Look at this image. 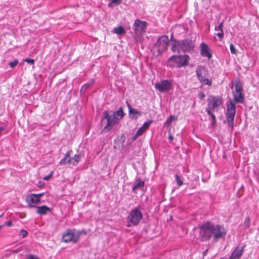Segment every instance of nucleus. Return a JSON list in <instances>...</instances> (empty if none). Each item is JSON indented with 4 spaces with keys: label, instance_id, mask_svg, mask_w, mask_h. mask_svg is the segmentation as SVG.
<instances>
[{
    "label": "nucleus",
    "instance_id": "c756f323",
    "mask_svg": "<svg viewBox=\"0 0 259 259\" xmlns=\"http://www.w3.org/2000/svg\"><path fill=\"white\" fill-rule=\"evenodd\" d=\"M223 24H224V21H223L219 24L218 26H215L214 30L215 31H223Z\"/></svg>",
    "mask_w": 259,
    "mask_h": 259
},
{
    "label": "nucleus",
    "instance_id": "9d476101",
    "mask_svg": "<svg viewBox=\"0 0 259 259\" xmlns=\"http://www.w3.org/2000/svg\"><path fill=\"white\" fill-rule=\"evenodd\" d=\"M71 152V150H69L66 153L65 157L59 162L60 165H63L66 164H71L73 166L77 165L80 160L81 154H75L73 157H70Z\"/></svg>",
    "mask_w": 259,
    "mask_h": 259
},
{
    "label": "nucleus",
    "instance_id": "7c9ffc66",
    "mask_svg": "<svg viewBox=\"0 0 259 259\" xmlns=\"http://www.w3.org/2000/svg\"><path fill=\"white\" fill-rule=\"evenodd\" d=\"M27 234V231L24 230H21L19 233V235L21 236L22 238H25L26 237Z\"/></svg>",
    "mask_w": 259,
    "mask_h": 259
},
{
    "label": "nucleus",
    "instance_id": "f03ea898",
    "mask_svg": "<svg viewBox=\"0 0 259 259\" xmlns=\"http://www.w3.org/2000/svg\"><path fill=\"white\" fill-rule=\"evenodd\" d=\"M175 44L170 48L172 52L190 53L194 50L195 44L191 38H186L182 40H175Z\"/></svg>",
    "mask_w": 259,
    "mask_h": 259
},
{
    "label": "nucleus",
    "instance_id": "39448f33",
    "mask_svg": "<svg viewBox=\"0 0 259 259\" xmlns=\"http://www.w3.org/2000/svg\"><path fill=\"white\" fill-rule=\"evenodd\" d=\"M147 26V23L146 21L139 19L135 20L134 24V38L136 42H142L144 40L142 34L145 32Z\"/></svg>",
    "mask_w": 259,
    "mask_h": 259
},
{
    "label": "nucleus",
    "instance_id": "c03bdc74",
    "mask_svg": "<svg viewBox=\"0 0 259 259\" xmlns=\"http://www.w3.org/2000/svg\"><path fill=\"white\" fill-rule=\"evenodd\" d=\"M208 249H206L203 251V252H202L203 256H205L207 255V254L208 253Z\"/></svg>",
    "mask_w": 259,
    "mask_h": 259
},
{
    "label": "nucleus",
    "instance_id": "79ce46f5",
    "mask_svg": "<svg viewBox=\"0 0 259 259\" xmlns=\"http://www.w3.org/2000/svg\"><path fill=\"white\" fill-rule=\"evenodd\" d=\"M126 104L127 107L128 109V110L130 111V110H131V109L133 107H132V106L130 105V104L127 101H126Z\"/></svg>",
    "mask_w": 259,
    "mask_h": 259
},
{
    "label": "nucleus",
    "instance_id": "a878e982",
    "mask_svg": "<svg viewBox=\"0 0 259 259\" xmlns=\"http://www.w3.org/2000/svg\"><path fill=\"white\" fill-rule=\"evenodd\" d=\"M144 132V130H143L141 127L137 131L135 135L133 137V140L135 141L137 139L141 136L142 134Z\"/></svg>",
    "mask_w": 259,
    "mask_h": 259
},
{
    "label": "nucleus",
    "instance_id": "0eeeda50",
    "mask_svg": "<svg viewBox=\"0 0 259 259\" xmlns=\"http://www.w3.org/2000/svg\"><path fill=\"white\" fill-rule=\"evenodd\" d=\"M143 214L139 208L136 207L131 210L130 213L127 218V227H131V223L133 226L138 225L143 218Z\"/></svg>",
    "mask_w": 259,
    "mask_h": 259
},
{
    "label": "nucleus",
    "instance_id": "58836bf2",
    "mask_svg": "<svg viewBox=\"0 0 259 259\" xmlns=\"http://www.w3.org/2000/svg\"><path fill=\"white\" fill-rule=\"evenodd\" d=\"M170 39L172 41L171 46H173L175 44V40H178L177 39H175L174 38V34H173V33H172L171 34V35H170Z\"/></svg>",
    "mask_w": 259,
    "mask_h": 259
},
{
    "label": "nucleus",
    "instance_id": "20e7f679",
    "mask_svg": "<svg viewBox=\"0 0 259 259\" xmlns=\"http://www.w3.org/2000/svg\"><path fill=\"white\" fill-rule=\"evenodd\" d=\"M189 59L188 55H173L167 59L166 64L171 68H181L188 65Z\"/></svg>",
    "mask_w": 259,
    "mask_h": 259
},
{
    "label": "nucleus",
    "instance_id": "49530a36",
    "mask_svg": "<svg viewBox=\"0 0 259 259\" xmlns=\"http://www.w3.org/2000/svg\"><path fill=\"white\" fill-rule=\"evenodd\" d=\"M4 130V128L3 127H0V133Z\"/></svg>",
    "mask_w": 259,
    "mask_h": 259
},
{
    "label": "nucleus",
    "instance_id": "ea45409f",
    "mask_svg": "<svg viewBox=\"0 0 259 259\" xmlns=\"http://www.w3.org/2000/svg\"><path fill=\"white\" fill-rule=\"evenodd\" d=\"M198 96L201 100H203L205 98V95L203 92H200L199 93Z\"/></svg>",
    "mask_w": 259,
    "mask_h": 259
},
{
    "label": "nucleus",
    "instance_id": "6ab92c4d",
    "mask_svg": "<svg viewBox=\"0 0 259 259\" xmlns=\"http://www.w3.org/2000/svg\"><path fill=\"white\" fill-rule=\"evenodd\" d=\"M110 112L112 113V115L114 116L116 120L121 119L124 116V112L122 107H120L119 109L116 111L113 112L111 111Z\"/></svg>",
    "mask_w": 259,
    "mask_h": 259
},
{
    "label": "nucleus",
    "instance_id": "4c0bfd02",
    "mask_svg": "<svg viewBox=\"0 0 259 259\" xmlns=\"http://www.w3.org/2000/svg\"><path fill=\"white\" fill-rule=\"evenodd\" d=\"M221 31V33H217V35L218 36H219L220 40H221L223 39V37H224V32H223V31Z\"/></svg>",
    "mask_w": 259,
    "mask_h": 259
},
{
    "label": "nucleus",
    "instance_id": "1a4fd4ad",
    "mask_svg": "<svg viewBox=\"0 0 259 259\" xmlns=\"http://www.w3.org/2000/svg\"><path fill=\"white\" fill-rule=\"evenodd\" d=\"M104 120H107L106 124L102 130V132L104 133L111 130L117 122L114 116H113L112 114L110 115L109 112L107 110L103 112V116L101 120L102 124H103Z\"/></svg>",
    "mask_w": 259,
    "mask_h": 259
},
{
    "label": "nucleus",
    "instance_id": "412c9836",
    "mask_svg": "<svg viewBox=\"0 0 259 259\" xmlns=\"http://www.w3.org/2000/svg\"><path fill=\"white\" fill-rule=\"evenodd\" d=\"M145 185V182L143 181H142L141 179H139L137 180V183L134 184L132 187V190L133 191H135L136 189L142 188Z\"/></svg>",
    "mask_w": 259,
    "mask_h": 259
},
{
    "label": "nucleus",
    "instance_id": "f3484780",
    "mask_svg": "<svg viewBox=\"0 0 259 259\" xmlns=\"http://www.w3.org/2000/svg\"><path fill=\"white\" fill-rule=\"evenodd\" d=\"M244 246H243L240 249L236 248L231 254L229 259H239L242 256Z\"/></svg>",
    "mask_w": 259,
    "mask_h": 259
},
{
    "label": "nucleus",
    "instance_id": "dca6fc26",
    "mask_svg": "<svg viewBox=\"0 0 259 259\" xmlns=\"http://www.w3.org/2000/svg\"><path fill=\"white\" fill-rule=\"evenodd\" d=\"M26 201L31 207H36V205L39 203L36 199L35 194H30L26 196Z\"/></svg>",
    "mask_w": 259,
    "mask_h": 259
},
{
    "label": "nucleus",
    "instance_id": "9b49d317",
    "mask_svg": "<svg viewBox=\"0 0 259 259\" xmlns=\"http://www.w3.org/2000/svg\"><path fill=\"white\" fill-rule=\"evenodd\" d=\"M82 234L81 231H78L77 233H74V231L70 229L66 230V232L64 233L62 236V240L68 243L69 242H73L76 243L79 239V236Z\"/></svg>",
    "mask_w": 259,
    "mask_h": 259
},
{
    "label": "nucleus",
    "instance_id": "4be33fe9",
    "mask_svg": "<svg viewBox=\"0 0 259 259\" xmlns=\"http://www.w3.org/2000/svg\"><path fill=\"white\" fill-rule=\"evenodd\" d=\"M205 111L207 112V114L210 116V120L211 121V125L213 126L216 123L215 115L212 113L211 111H210V108H206Z\"/></svg>",
    "mask_w": 259,
    "mask_h": 259
},
{
    "label": "nucleus",
    "instance_id": "cd10ccee",
    "mask_svg": "<svg viewBox=\"0 0 259 259\" xmlns=\"http://www.w3.org/2000/svg\"><path fill=\"white\" fill-rule=\"evenodd\" d=\"M175 178H176V181L177 182V185L179 186H181L183 185V181L180 179V177L178 176V175L176 174L175 175Z\"/></svg>",
    "mask_w": 259,
    "mask_h": 259
},
{
    "label": "nucleus",
    "instance_id": "5701e85b",
    "mask_svg": "<svg viewBox=\"0 0 259 259\" xmlns=\"http://www.w3.org/2000/svg\"><path fill=\"white\" fill-rule=\"evenodd\" d=\"M114 32L118 35H123L126 33V31L121 25H119L114 28Z\"/></svg>",
    "mask_w": 259,
    "mask_h": 259
},
{
    "label": "nucleus",
    "instance_id": "c9c22d12",
    "mask_svg": "<svg viewBox=\"0 0 259 259\" xmlns=\"http://www.w3.org/2000/svg\"><path fill=\"white\" fill-rule=\"evenodd\" d=\"M44 195V193H39V194H35V197L37 199H38V201L40 202V198Z\"/></svg>",
    "mask_w": 259,
    "mask_h": 259
},
{
    "label": "nucleus",
    "instance_id": "c85d7f7f",
    "mask_svg": "<svg viewBox=\"0 0 259 259\" xmlns=\"http://www.w3.org/2000/svg\"><path fill=\"white\" fill-rule=\"evenodd\" d=\"M18 63V59H15L12 62H10L9 65L11 68H14Z\"/></svg>",
    "mask_w": 259,
    "mask_h": 259
},
{
    "label": "nucleus",
    "instance_id": "a18cd8bd",
    "mask_svg": "<svg viewBox=\"0 0 259 259\" xmlns=\"http://www.w3.org/2000/svg\"><path fill=\"white\" fill-rule=\"evenodd\" d=\"M168 139L170 141H172L173 140V136L171 134H169V135L168 136Z\"/></svg>",
    "mask_w": 259,
    "mask_h": 259
},
{
    "label": "nucleus",
    "instance_id": "72a5a7b5",
    "mask_svg": "<svg viewBox=\"0 0 259 259\" xmlns=\"http://www.w3.org/2000/svg\"><path fill=\"white\" fill-rule=\"evenodd\" d=\"M230 49L231 53L233 54H236V50L235 49L234 46L233 44H231L230 46Z\"/></svg>",
    "mask_w": 259,
    "mask_h": 259
},
{
    "label": "nucleus",
    "instance_id": "3c124183",
    "mask_svg": "<svg viewBox=\"0 0 259 259\" xmlns=\"http://www.w3.org/2000/svg\"><path fill=\"white\" fill-rule=\"evenodd\" d=\"M82 233H84V234H85V233H86V232H85V231H83Z\"/></svg>",
    "mask_w": 259,
    "mask_h": 259
},
{
    "label": "nucleus",
    "instance_id": "393cba45",
    "mask_svg": "<svg viewBox=\"0 0 259 259\" xmlns=\"http://www.w3.org/2000/svg\"><path fill=\"white\" fill-rule=\"evenodd\" d=\"M153 122L152 120H149L148 121L145 122L141 128L145 132L146 130L149 128L150 124Z\"/></svg>",
    "mask_w": 259,
    "mask_h": 259
},
{
    "label": "nucleus",
    "instance_id": "2eb2a0df",
    "mask_svg": "<svg viewBox=\"0 0 259 259\" xmlns=\"http://www.w3.org/2000/svg\"><path fill=\"white\" fill-rule=\"evenodd\" d=\"M200 54L203 57H207L208 59L212 57V54L208 46L205 42H202L200 46Z\"/></svg>",
    "mask_w": 259,
    "mask_h": 259
},
{
    "label": "nucleus",
    "instance_id": "4468645a",
    "mask_svg": "<svg viewBox=\"0 0 259 259\" xmlns=\"http://www.w3.org/2000/svg\"><path fill=\"white\" fill-rule=\"evenodd\" d=\"M171 82L168 80H162L160 83H156L155 88L161 93L167 92L171 88Z\"/></svg>",
    "mask_w": 259,
    "mask_h": 259
},
{
    "label": "nucleus",
    "instance_id": "f704fd0d",
    "mask_svg": "<svg viewBox=\"0 0 259 259\" xmlns=\"http://www.w3.org/2000/svg\"><path fill=\"white\" fill-rule=\"evenodd\" d=\"M26 259H39L36 255L32 254H28Z\"/></svg>",
    "mask_w": 259,
    "mask_h": 259
},
{
    "label": "nucleus",
    "instance_id": "f8f14e48",
    "mask_svg": "<svg viewBox=\"0 0 259 259\" xmlns=\"http://www.w3.org/2000/svg\"><path fill=\"white\" fill-rule=\"evenodd\" d=\"M235 91L233 92L234 101L236 103H243L244 100V96L242 92V85L240 81L236 82Z\"/></svg>",
    "mask_w": 259,
    "mask_h": 259
},
{
    "label": "nucleus",
    "instance_id": "423d86ee",
    "mask_svg": "<svg viewBox=\"0 0 259 259\" xmlns=\"http://www.w3.org/2000/svg\"><path fill=\"white\" fill-rule=\"evenodd\" d=\"M236 113V106L235 103L230 99L229 103H227V111L226 116L227 118V123L229 127H231V131L233 130L234 127V120Z\"/></svg>",
    "mask_w": 259,
    "mask_h": 259
},
{
    "label": "nucleus",
    "instance_id": "b1692460",
    "mask_svg": "<svg viewBox=\"0 0 259 259\" xmlns=\"http://www.w3.org/2000/svg\"><path fill=\"white\" fill-rule=\"evenodd\" d=\"M177 117L174 115H170L168 118H167L166 120L164 122L165 126H169L171 124L173 120H176Z\"/></svg>",
    "mask_w": 259,
    "mask_h": 259
},
{
    "label": "nucleus",
    "instance_id": "aec40b11",
    "mask_svg": "<svg viewBox=\"0 0 259 259\" xmlns=\"http://www.w3.org/2000/svg\"><path fill=\"white\" fill-rule=\"evenodd\" d=\"M129 114L131 116V118H137L138 116H140L142 115L141 112L138 111L136 109L132 108L131 110L129 111Z\"/></svg>",
    "mask_w": 259,
    "mask_h": 259
},
{
    "label": "nucleus",
    "instance_id": "ddd939ff",
    "mask_svg": "<svg viewBox=\"0 0 259 259\" xmlns=\"http://www.w3.org/2000/svg\"><path fill=\"white\" fill-rule=\"evenodd\" d=\"M223 103L222 98L220 96L212 97V99L208 100V107L210 111H218V107Z\"/></svg>",
    "mask_w": 259,
    "mask_h": 259
},
{
    "label": "nucleus",
    "instance_id": "6e6552de",
    "mask_svg": "<svg viewBox=\"0 0 259 259\" xmlns=\"http://www.w3.org/2000/svg\"><path fill=\"white\" fill-rule=\"evenodd\" d=\"M196 73L198 80L202 84L207 85L208 86L211 85V80L207 78L208 73V71L205 69V67L201 65L197 66Z\"/></svg>",
    "mask_w": 259,
    "mask_h": 259
},
{
    "label": "nucleus",
    "instance_id": "bb28decb",
    "mask_svg": "<svg viewBox=\"0 0 259 259\" xmlns=\"http://www.w3.org/2000/svg\"><path fill=\"white\" fill-rule=\"evenodd\" d=\"M95 80L93 79L91 82L84 84L82 85L81 89V92L83 91L85 92L90 87H91L94 83Z\"/></svg>",
    "mask_w": 259,
    "mask_h": 259
},
{
    "label": "nucleus",
    "instance_id": "8fccbe9b",
    "mask_svg": "<svg viewBox=\"0 0 259 259\" xmlns=\"http://www.w3.org/2000/svg\"><path fill=\"white\" fill-rule=\"evenodd\" d=\"M82 233H84V234H85V233H86V232H85V231H83Z\"/></svg>",
    "mask_w": 259,
    "mask_h": 259
},
{
    "label": "nucleus",
    "instance_id": "e433bc0d",
    "mask_svg": "<svg viewBox=\"0 0 259 259\" xmlns=\"http://www.w3.org/2000/svg\"><path fill=\"white\" fill-rule=\"evenodd\" d=\"M53 172H54L52 171V172H51V173H50L49 175H48V176H47L43 178V179H44V180H46V181L49 180V179H50L52 177V176H53Z\"/></svg>",
    "mask_w": 259,
    "mask_h": 259
},
{
    "label": "nucleus",
    "instance_id": "de8ad7c7",
    "mask_svg": "<svg viewBox=\"0 0 259 259\" xmlns=\"http://www.w3.org/2000/svg\"><path fill=\"white\" fill-rule=\"evenodd\" d=\"M4 215V213H2L1 215H0V218H1L2 217H3Z\"/></svg>",
    "mask_w": 259,
    "mask_h": 259
},
{
    "label": "nucleus",
    "instance_id": "a19ab883",
    "mask_svg": "<svg viewBox=\"0 0 259 259\" xmlns=\"http://www.w3.org/2000/svg\"><path fill=\"white\" fill-rule=\"evenodd\" d=\"M121 2V0H112L111 2L114 4H119Z\"/></svg>",
    "mask_w": 259,
    "mask_h": 259
},
{
    "label": "nucleus",
    "instance_id": "2f4dec72",
    "mask_svg": "<svg viewBox=\"0 0 259 259\" xmlns=\"http://www.w3.org/2000/svg\"><path fill=\"white\" fill-rule=\"evenodd\" d=\"M244 225L246 228L249 227L250 226V218L249 217H247L244 221Z\"/></svg>",
    "mask_w": 259,
    "mask_h": 259
},
{
    "label": "nucleus",
    "instance_id": "f257e3e1",
    "mask_svg": "<svg viewBox=\"0 0 259 259\" xmlns=\"http://www.w3.org/2000/svg\"><path fill=\"white\" fill-rule=\"evenodd\" d=\"M202 237L205 240H209L212 238V241L218 242L220 239H225L227 231L222 225H215L207 222L201 227Z\"/></svg>",
    "mask_w": 259,
    "mask_h": 259
},
{
    "label": "nucleus",
    "instance_id": "473e14b6",
    "mask_svg": "<svg viewBox=\"0 0 259 259\" xmlns=\"http://www.w3.org/2000/svg\"><path fill=\"white\" fill-rule=\"evenodd\" d=\"M25 62H26L28 63H29L30 64H33L34 63V60L33 59H30L29 58H26L23 60Z\"/></svg>",
    "mask_w": 259,
    "mask_h": 259
},
{
    "label": "nucleus",
    "instance_id": "37998d69",
    "mask_svg": "<svg viewBox=\"0 0 259 259\" xmlns=\"http://www.w3.org/2000/svg\"><path fill=\"white\" fill-rule=\"evenodd\" d=\"M12 225V223L11 221H8L6 223H5V225L8 226V227H10Z\"/></svg>",
    "mask_w": 259,
    "mask_h": 259
},
{
    "label": "nucleus",
    "instance_id": "09e8293b",
    "mask_svg": "<svg viewBox=\"0 0 259 259\" xmlns=\"http://www.w3.org/2000/svg\"><path fill=\"white\" fill-rule=\"evenodd\" d=\"M3 226H4L3 225H1V226H0V229L2 228V227H3Z\"/></svg>",
    "mask_w": 259,
    "mask_h": 259
},
{
    "label": "nucleus",
    "instance_id": "a211bd4d",
    "mask_svg": "<svg viewBox=\"0 0 259 259\" xmlns=\"http://www.w3.org/2000/svg\"><path fill=\"white\" fill-rule=\"evenodd\" d=\"M36 207L37 209L36 212L40 215H46L48 212L51 211V208L46 205L36 206Z\"/></svg>",
    "mask_w": 259,
    "mask_h": 259
},
{
    "label": "nucleus",
    "instance_id": "603ef678",
    "mask_svg": "<svg viewBox=\"0 0 259 259\" xmlns=\"http://www.w3.org/2000/svg\"><path fill=\"white\" fill-rule=\"evenodd\" d=\"M218 33H221V31H219V32Z\"/></svg>",
    "mask_w": 259,
    "mask_h": 259
},
{
    "label": "nucleus",
    "instance_id": "7ed1b4c3",
    "mask_svg": "<svg viewBox=\"0 0 259 259\" xmlns=\"http://www.w3.org/2000/svg\"><path fill=\"white\" fill-rule=\"evenodd\" d=\"M169 41L167 35H163L159 36L151 49L152 55L157 57L163 52L166 51L169 45Z\"/></svg>",
    "mask_w": 259,
    "mask_h": 259
}]
</instances>
